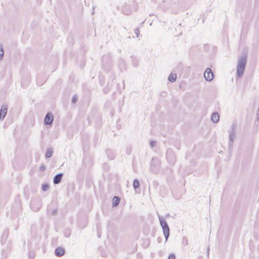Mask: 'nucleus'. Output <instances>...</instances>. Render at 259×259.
I'll list each match as a JSON object with an SVG mask.
<instances>
[{"mask_svg":"<svg viewBox=\"0 0 259 259\" xmlns=\"http://www.w3.org/2000/svg\"><path fill=\"white\" fill-rule=\"evenodd\" d=\"M204 77L207 81H210L214 77V74L209 68H207L204 73Z\"/></svg>","mask_w":259,"mask_h":259,"instance_id":"0eeeda50","label":"nucleus"},{"mask_svg":"<svg viewBox=\"0 0 259 259\" xmlns=\"http://www.w3.org/2000/svg\"><path fill=\"white\" fill-rule=\"evenodd\" d=\"M166 158L168 163L171 165H174L176 162V156L175 152L170 149L167 150Z\"/></svg>","mask_w":259,"mask_h":259,"instance_id":"39448f33","label":"nucleus"},{"mask_svg":"<svg viewBox=\"0 0 259 259\" xmlns=\"http://www.w3.org/2000/svg\"><path fill=\"white\" fill-rule=\"evenodd\" d=\"M220 119V115L217 112L212 113L211 116V120L213 123H217L219 122Z\"/></svg>","mask_w":259,"mask_h":259,"instance_id":"f8f14e48","label":"nucleus"},{"mask_svg":"<svg viewBox=\"0 0 259 259\" xmlns=\"http://www.w3.org/2000/svg\"><path fill=\"white\" fill-rule=\"evenodd\" d=\"M177 75L176 74L170 73L168 77V80L170 82H175L177 79Z\"/></svg>","mask_w":259,"mask_h":259,"instance_id":"a211bd4d","label":"nucleus"},{"mask_svg":"<svg viewBox=\"0 0 259 259\" xmlns=\"http://www.w3.org/2000/svg\"><path fill=\"white\" fill-rule=\"evenodd\" d=\"M166 216H167V217H169V213L167 214H166Z\"/></svg>","mask_w":259,"mask_h":259,"instance_id":"c9c22d12","label":"nucleus"},{"mask_svg":"<svg viewBox=\"0 0 259 259\" xmlns=\"http://www.w3.org/2000/svg\"><path fill=\"white\" fill-rule=\"evenodd\" d=\"M118 67L121 71L126 69V63L125 61L121 58L119 60Z\"/></svg>","mask_w":259,"mask_h":259,"instance_id":"ddd939ff","label":"nucleus"},{"mask_svg":"<svg viewBox=\"0 0 259 259\" xmlns=\"http://www.w3.org/2000/svg\"><path fill=\"white\" fill-rule=\"evenodd\" d=\"M64 174L63 173H59L56 174L53 178V181L54 185L58 184L61 183Z\"/></svg>","mask_w":259,"mask_h":259,"instance_id":"9d476101","label":"nucleus"},{"mask_svg":"<svg viewBox=\"0 0 259 259\" xmlns=\"http://www.w3.org/2000/svg\"><path fill=\"white\" fill-rule=\"evenodd\" d=\"M77 100V96L76 95H75L73 96L72 100H71V102L73 104H75L76 103Z\"/></svg>","mask_w":259,"mask_h":259,"instance_id":"b1692460","label":"nucleus"},{"mask_svg":"<svg viewBox=\"0 0 259 259\" xmlns=\"http://www.w3.org/2000/svg\"><path fill=\"white\" fill-rule=\"evenodd\" d=\"M57 212H58V209H57V208L55 209H54V210L52 211V215H55L56 214H57Z\"/></svg>","mask_w":259,"mask_h":259,"instance_id":"c85d7f7f","label":"nucleus"},{"mask_svg":"<svg viewBox=\"0 0 259 259\" xmlns=\"http://www.w3.org/2000/svg\"><path fill=\"white\" fill-rule=\"evenodd\" d=\"M70 235V233H67V232H65V236L66 237H68Z\"/></svg>","mask_w":259,"mask_h":259,"instance_id":"473e14b6","label":"nucleus"},{"mask_svg":"<svg viewBox=\"0 0 259 259\" xmlns=\"http://www.w3.org/2000/svg\"><path fill=\"white\" fill-rule=\"evenodd\" d=\"M8 106L4 105L0 108V120H3L7 113Z\"/></svg>","mask_w":259,"mask_h":259,"instance_id":"1a4fd4ad","label":"nucleus"},{"mask_svg":"<svg viewBox=\"0 0 259 259\" xmlns=\"http://www.w3.org/2000/svg\"><path fill=\"white\" fill-rule=\"evenodd\" d=\"M157 160V159L156 158H153L152 159L151 165V166L154 165V162H155V160Z\"/></svg>","mask_w":259,"mask_h":259,"instance_id":"7c9ffc66","label":"nucleus"},{"mask_svg":"<svg viewBox=\"0 0 259 259\" xmlns=\"http://www.w3.org/2000/svg\"><path fill=\"white\" fill-rule=\"evenodd\" d=\"M120 198L119 197L115 196L112 199V207H115L118 205Z\"/></svg>","mask_w":259,"mask_h":259,"instance_id":"2eb2a0df","label":"nucleus"},{"mask_svg":"<svg viewBox=\"0 0 259 259\" xmlns=\"http://www.w3.org/2000/svg\"><path fill=\"white\" fill-rule=\"evenodd\" d=\"M4 51L3 46L0 45V61L3 59Z\"/></svg>","mask_w":259,"mask_h":259,"instance_id":"4be33fe9","label":"nucleus"},{"mask_svg":"<svg viewBox=\"0 0 259 259\" xmlns=\"http://www.w3.org/2000/svg\"><path fill=\"white\" fill-rule=\"evenodd\" d=\"M54 116L51 112H48L44 118V124L46 125H52L54 121Z\"/></svg>","mask_w":259,"mask_h":259,"instance_id":"423d86ee","label":"nucleus"},{"mask_svg":"<svg viewBox=\"0 0 259 259\" xmlns=\"http://www.w3.org/2000/svg\"><path fill=\"white\" fill-rule=\"evenodd\" d=\"M98 237H100V236H101V233H99V232H98Z\"/></svg>","mask_w":259,"mask_h":259,"instance_id":"f704fd0d","label":"nucleus"},{"mask_svg":"<svg viewBox=\"0 0 259 259\" xmlns=\"http://www.w3.org/2000/svg\"><path fill=\"white\" fill-rule=\"evenodd\" d=\"M140 182L138 179H135L133 181V188L135 190L139 188L140 187Z\"/></svg>","mask_w":259,"mask_h":259,"instance_id":"6ab92c4d","label":"nucleus"},{"mask_svg":"<svg viewBox=\"0 0 259 259\" xmlns=\"http://www.w3.org/2000/svg\"><path fill=\"white\" fill-rule=\"evenodd\" d=\"M247 60V56L246 53L239 57L236 68V78H240L243 75Z\"/></svg>","mask_w":259,"mask_h":259,"instance_id":"f257e3e1","label":"nucleus"},{"mask_svg":"<svg viewBox=\"0 0 259 259\" xmlns=\"http://www.w3.org/2000/svg\"><path fill=\"white\" fill-rule=\"evenodd\" d=\"M168 259H176V255L174 253L170 254L168 256Z\"/></svg>","mask_w":259,"mask_h":259,"instance_id":"a878e982","label":"nucleus"},{"mask_svg":"<svg viewBox=\"0 0 259 259\" xmlns=\"http://www.w3.org/2000/svg\"><path fill=\"white\" fill-rule=\"evenodd\" d=\"M9 235V230L8 229H6L2 235V242H3L4 241H6Z\"/></svg>","mask_w":259,"mask_h":259,"instance_id":"dca6fc26","label":"nucleus"},{"mask_svg":"<svg viewBox=\"0 0 259 259\" xmlns=\"http://www.w3.org/2000/svg\"><path fill=\"white\" fill-rule=\"evenodd\" d=\"M158 219L160 223V226L162 228L163 235L165 237V242H166L168 240V238L169 236V226L165 220L164 218L162 216L158 215Z\"/></svg>","mask_w":259,"mask_h":259,"instance_id":"7ed1b4c3","label":"nucleus"},{"mask_svg":"<svg viewBox=\"0 0 259 259\" xmlns=\"http://www.w3.org/2000/svg\"><path fill=\"white\" fill-rule=\"evenodd\" d=\"M42 190L44 191H47L50 188V185L48 183H44L42 184Z\"/></svg>","mask_w":259,"mask_h":259,"instance_id":"412c9836","label":"nucleus"},{"mask_svg":"<svg viewBox=\"0 0 259 259\" xmlns=\"http://www.w3.org/2000/svg\"><path fill=\"white\" fill-rule=\"evenodd\" d=\"M236 138V126L235 124H232L231 126V131L229 135V151H232L233 146V143Z\"/></svg>","mask_w":259,"mask_h":259,"instance_id":"20e7f679","label":"nucleus"},{"mask_svg":"<svg viewBox=\"0 0 259 259\" xmlns=\"http://www.w3.org/2000/svg\"><path fill=\"white\" fill-rule=\"evenodd\" d=\"M157 241L158 242H161V238L160 237H159L158 239H157Z\"/></svg>","mask_w":259,"mask_h":259,"instance_id":"72a5a7b5","label":"nucleus"},{"mask_svg":"<svg viewBox=\"0 0 259 259\" xmlns=\"http://www.w3.org/2000/svg\"><path fill=\"white\" fill-rule=\"evenodd\" d=\"M131 57L132 58V63L133 65L135 67L138 66V60L135 57H133L132 56H131Z\"/></svg>","mask_w":259,"mask_h":259,"instance_id":"aec40b11","label":"nucleus"},{"mask_svg":"<svg viewBox=\"0 0 259 259\" xmlns=\"http://www.w3.org/2000/svg\"><path fill=\"white\" fill-rule=\"evenodd\" d=\"M65 252V250L61 247H58L55 250V254L56 256L61 257L63 256Z\"/></svg>","mask_w":259,"mask_h":259,"instance_id":"9b49d317","label":"nucleus"},{"mask_svg":"<svg viewBox=\"0 0 259 259\" xmlns=\"http://www.w3.org/2000/svg\"><path fill=\"white\" fill-rule=\"evenodd\" d=\"M45 169H46V166L45 165H41L39 167V171L41 172H43L45 170Z\"/></svg>","mask_w":259,"mask_h":259,"instance_id":"bb28decb","label":"nucleus"},{"mask_svg":"<svg viewBox=\"0 0 259 259\" xmlns=\"http://www.w3.org/2000/svg\"><path fill=\"white\" fill-rule=\"evenodd\" d=\"M135 33L136 34L137 37H139L140 35V30L138 28H136L134 30Z\"/></svg>","mask_w":259,"mask_h":259,"instance_id":"393cba45","label":"nucleus"},{"mask_svg":"<svg viewBox=\"0 0 259 259\" xmlns=\"http://www.w3.org/2000/svg\"><path fill=\"white\" fill-rule=\"evenodd\" d=\"M53 153V150L52 148H48L46 151L45 154V157L46 158H50L52 156Z\"/></svg>","mask_w":259,"mask_h":259,"instance_id":"f3484780","label":"nucleus"},{"mask_svg":"<svg viewBox=\"0 0 259 259\" xmlns=\"http://www.w3.org/2000/svg\"><path fill=\"white\" fill-rule=\"evenodd\" d=\"M150 145L151 148H153L156 145V142L154 140H151L150 142Z\"/></svg>","mask_w":259,"mask_h":259,"instance_id":"5701e85b","label":"nucleus"},{"mask_svg":"<svg viewBox=\"0 0 259 259\" xmlns=\"http://www.w3.org/2000/svg\"><path fill=\"white\" fill-rule=\"evenodd\" d=\"M30 206L34 211H38L41 207V202L39 200L36 201H33L30 204Z\"/></svg>","mask_w":259,"mask_h":259,"instance_id":"6e6552de","label":"nucleus"},{"mask_svg":"<svg viewBox=\"0 0 259 259\" xmlns=\"http://www.w3.org/2000/svg\"><path fill=\"white\" fill-rule=\"evenodd\" d=\"M114 151L112 149H108L106 151V154L108 156V158L112 160L114 158L115 156V153Z\"/></svg>","mask_w":259,"mask_h":259,"instance_id":"4468645a","label":"nucleus"},{"mask_svg":"<svg viewBox=\"0 0 259 259\" xmlns=\"http://www.w3.org/2000/svg\"><path fill=\"white\" fill-rule=\"evenodd\" d=\"M102 68L106 72H108L112 68V56L108 54L104 55L102 58Z\"/></svg>","mask_w":259,"mask_h":259,"instance_id":"f03ea898","label":"nucleus"},{"mask_svg":"<svg viewBox=\"0 0 259 259\" xmlns=\"http://www.w3.org/2000/svg\"><path fill=\"white\" fill-rule=\"evenodd\" d=\"M206 252L207 256L208 257L209 254V246H207V247L206 248Z\"/></svg>","mask_w":259,"mask_h":259,"instance_id":"c756f323","label":"nucleus"},{"mask_svg":"<svg viewBox=\"0 0 259 259\" xmlns=\"http://www.w3.org/2000/svg\"><path fill=\"white\" fill-rule=\"evenodd\" d=\"M29 259H34V254L33 252L29 253Z\"/></svg>","mask_w":259,"mask_h":259,"instance_id":"cd10ccee","label":"nucleus"},{"mask_svg":"<svg viewBox=\"0 0 259 259\" xmlns=\"http://www.w3.org/2000/svg\"><path fill=\"white\" fill-rule=\"evenodd\" d=\"M257 120L259 121V108L257 110Z\"/></svg>","mask_w":259,"mask_h":259,"instance_id":"2f4dec72","label":"nucleus"}]
</instances>
